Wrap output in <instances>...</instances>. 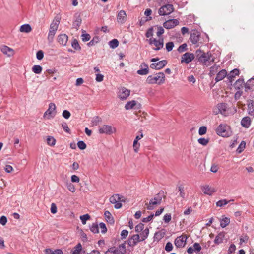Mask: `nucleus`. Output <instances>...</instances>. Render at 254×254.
<instances>
[{
	"label": "nucleus",
	"instance_id": "nucleus-46",
	"mask_svg": "<svg viewBox=\"0 0 254 254\" xmlns=\"http://www.w3.org/2000/svg\"><path fill=\"white\" fill-rule=\"evenodd\" d=\"M101 119L99 116H95L92 120V124L94 126L98 125L101 122Z\"/></svg>",
	"mask_w": 254,
	"mask_h": 254
},
{
	"label": "nucleus",
	"instance_id": "nucleus-42",
	"mask_svg": "<svg viewBox=\"0 0 254 254\" xmlns=\"http://www.w3.org/2000/svg\"><path fill=\"white\" fill-rule=\"evenodd\" d=\"M90 230L94 233H98L99 231V227L98 223H93L90 227Z\"/></svg>",
	"mask_w": 254,
	"mask_h": 254
},
{
	"label": "nucleus",
	"instance_id": "nucleus-53",
	"mask_svg": "<svg viewBox=\"0 0 254 254\" xmlns=\"http://www.w3.org/2000/svg\"><path fill=\"white\" fill-rule=\"evenodd\" d=\"M80 218L82 222H86L87 220H90V216L88 214H86L80 216Z\"/></svg>",
	"mask_w": 254,
	"mask_h": 254
},
{
	"label": "nucleus",
	"instance_id": "nucleus-49",
	"mask_svg": "<svg viewBox=\"0 0 254 254\" xmlns=\"http://www.w3.org/2000/svg\"><path fill=\"white\" fill-rule=\"evenodd\" d=\"M187 45L186 43H184L178 47L177 50L179 53H181L187 51Z\"/></svg>",
	"mask_w": 254,
	"mask_h": 254
},
{
	"label": "nucleus",
	"instance_id": "nucleus-47",
	"mask_svg": "<svg viewBox=\"0 0 254 254\" xmlns=\"http://www.w3.org/2000/svg\"><path fill=\"white\" fill-rule=\"evenodd\" d=\"M246 146V143L245 141H242L241 143L240 144L239 146H238L237 151L238 153H241L245 148Z\"/></svg>",
	"mask_w": 254,
	"mask_h": 254
},
{
	"label": "nucleus",
	"instance_id": "nucleus-37",
	"mask_svg": "<svg viewBox=\"0 0 254 254\" xmlns=\"http://www.w3.org/2000/svg\"><path fill=\"white\" fill-rule=\"evenodd\" d=\"M104 216L107 222H114L113 218L111 213L108 211H106L104 213Z\"/></svg>",
	"mask_w": 254,
	"mask_h": 254
},
{
	"label": "nucleus",
	"instance_id": "nucleus-12",
	"mask_svg": "<svg viewBox=\"0 0 254 254\" xmlns=\"http://www.w3.org/2000/svg\"><path fill=\"white\" fill-rule=\"evenodd\" d=\"M167 64V61L163 60L157 63H152L150 67L151 68L156 70H159L164 67Z\"/></svg>",
	"mask_w": 254,
	"mask_h": 254
},
{
	"label": "nucleus",
	"instance_id": "nucleus-27",
	"mask_svg": "<svg viewBox=\"0 0 254 254\" xmlns=\"http://www.w3.org/2000/svg\"><path fill=\"white\" fill-rule=\"evenodd\" d=\"M227 72L225 69H222L216 75V76L215 78V80L216 82H218L222 79H223L226 76Z\"/></svg>",
	"mask_w": 254,
	"mask_h": 254
},
{
	"label": "nucleus",
	"instance_id": "nucleus-32",
	"mask_svg": "<svg viewBox=\"0 0 254 254\" xmlns=\"http://www.w3.org/2000/svg\"><path fill=\"white\" fill-rule=\"evenodd\" d=\"M82 22L81 18L80 16H78L76 17V19L74 20L72 24V27L78 30L79 26H80Z\"/></svg>",
	"mask_w": 254,
	"mask_h": 254
},
{
	"label": "nucleus",
	"instance_id": "nucleus-38",
	"mask_svg": "<svg viewBox=\"0 0 254 254\" xmlns=\"http://www.w3.org/2000/svg\"><path fill=\"white\" fill-rule=\"evenodd\" d=\"M71 46L75 50L79 51L81 50V47L78 43V40L76 39H73L71 43Z\"/></svg>",
	"mask_w": 254,
	"mask_h": 254
},
{
	"label": "nucleus",
	"instance_id": "nucleus-11",
	"mask_svg": "<svg viewBox=\"0 0 254 254\" xmlns=\"http://www.w3.org/2000/svg\"><path fill=\"white\" fill-rule=\"evenodd\" d=\"M130 92V91L126 88L121 87L119 92V97L122 100H126L129 96Z\"/></svg>",
	"mask_w": 254,
	"mask_h": 254
},
{
	"label": "nucleus",
	"instance_id": "nucleus-54",
	"mask_svg": "<svg viewBox=\"0 0 254 254\" xmlns=\"http://www.w3.org/2000/svg\"><path fill=\"white\" fill-rule=\"evenodd\" d=\"M174 43L172 42H169L166 44V48L168 52H170L172 50L174 47Z\"/></svg>",
	"mask_w": 254,
	"mask_h": 254
},
{
	"label": "nucleus",
	"instance_id": "nucleus-41",
	"mask_svg": "<svg viewBox=\"0 0 254 254\" xmlns=\"http://www.w3.org/2000/svg\"><path fill=\"white\" fill-rule=\"evenodd\" d=\"M248 106L249 114L252 115V114L254 112V101L251 100L249 103Z\"/></svg>",
	"mask_w": 254,
	"mask_h": 254
},
{
	"label": "nucleus",
	"instance_id": "nucleus-31",
	"mask_svg": "<svg viewBox=\"0 0 254 254\" xmlns=\"http://www.w3.org/2000/svg\"><path fill=\"white\" fill-rule=\"evenodd\" d=\"M140 232V233L139 235L140 239L141 240V241H142L147 238L149 234V229L147 227H146L145 229H144L143 230Z\"/></svg>",
	"mask_w": 254,
	"mask_h": 254
},
{
	"label": "nucleus",
	"instance_id": "nucleus-18",
	"mask_svg": "<svg viewBox=\"0 0 254 254\" xmlns=\"http://www.w3.org/2000/svg\"><path fill=\"white\" fill-rule=\"evenodd\" d=\"M187 239V238L186 236L178 237L175 240V241H174L175 246L177 248H180V247H184L185 245Z\"/></svg>",
	"mask_w": 254,
	"mask_h": 254
},
{
	"label": "nucleus",
	"instance_id": "nucleus-28",
	"mask_svg": "<svg viewBox=\"0 0 254 254\" xmlns=\"http://www.w3.org/2000/svg\"><path fill=\"white\" fill-rule=\"evenodd\" d=\"M254 86V78H251L245 83V91L248 92L252 89V87Z\"/></svg>",
	"mask_w": 254,
	"mask_h": 254
},
{
	"label": "nucleus",
	"instance_id": "nucleus-20",
	"mask_svg": "<svg viewBox=\"0 0 254 254\" xmlns=\"http://www.w3.org/2000/svg\"><path fill=\"white\" fill-rule=\"evenodd\" d=\"M179 24L177 19H170L163 23V26L166 29H171Z\"/></svg>",
	"mask_w": 254,
	"mask_h": 254
},
{
	"label": "nucleus",
	"instance_id": "nucleus-58",
	"mask_svg": "<svg viewBox=\"0 0 254 254\" xmlns=\"http://www.w3.org/2000/svg\"><path fill=\"white\" fill-rule=\"evenodd\" d=\"M82 40L84 42L88 41L91 38L90 34L86 33L81 35Z\"/></svg>",
	"mask_w": 254,
	"mask_h": 254
},
{
	"label": "nucleus",
	"instance_id": "nucleus-23",
	"mask_svg": "<svg viewBox=\"0 0 254 254\" xmlns=\"http://www.w3.org/2000/svg\"><path fill=\"white\" fill-rule=\"evenodd\" d=\"M234 87L236 90H240L245 88V82L243 78H240L236 81L234 84Z\"/></svg>",
	"mask_w": 254,
	"mask_h": 254
},
{
	"label": "nucleus",
	"instance_id": "nucleus-24",
	"mask_svg": "<svg viewBox=\"0 0 254 254\" xmlns=\"http://www.w3.org/2000/svg\"><path fill=\"white\" fill-rule=\"evenodd\" d=\"M203 192L205 194L211 195L212 194L216 191V190L214 188L210 187L208 185H205L202 187Z\"/></svg>",
	"mask_w": 254,
	"mask_h": 254
},
{
	"label": "nucleus",
	"instance_id": "nucleus-63",
	"mask_svg": "<svg viewBox=\"0 0 254 254\" xmlns=\"http://www.w3.org/2000/svg\"><path fill=\"white\" fill-rule=\"evenodd\" d=\"M153 28L152 27L149 28L147 30L146 33L145 34L146 37H147V38H149V37H150L152 36L153 34Z\"/></svg>",
	"mask_w": 254,
	"mask_h": 254
},
{
	"label": "nucleus",
	"instance_id": "nucleus-5",
	"mask_svg": "<svg viewBox=\"0 0 254 254\" xmlns=\"http://www.w3.org/2000/svg\"><path fill=\"white\" fill-rule=\"evenodd\" d=\"M110 202L112 204H115L114 207L116 209H119L121 208L122 204L121 202L124 201L123 200V196L120 195L118 194H115L110 197Z\"/></svg>",
	"mask_w": 254,
	"mask_h": 254
},
{
	"label": "nucleus",
	"instance_id": "nucleus-56",
	"mask_svg": "<svg viewBox=\"0 0 254 254\" xmlns=\"http://www.w3.org/2000/svg\"><path fill=\"white\" fill-rule=\"evenodd\" d=\"M144 227L143 223H138V224L135 226V231L137 232H141L144 230Z\"/></svg>",
	"mask_w": 254,
	"mask_h": 254
},
{
	"label": "nucleus",
	"instance_id": "nucleus-3",
	"mask_svg": "<svg viewBox=\"0 0 254 254\" xmlns=\"http://www.w3.org/2000/svg\"><path fill=\"white\" fill-rule=\"evenodd\" d=\"M195 56L196 59L201 62L205 63L206 62H214V58L211 59L212 56L211 53H205L201 50H197L195 52Z\"/></svg>",
	"mask_w": 254,
	"mask_h": 254
},
{
	"label": "nucleus",
	"instance_id": "nucleus-19",
	"mask_svg": "<svg viewBox=\"0 0 254 254\" xmlns=\"http://www.w3.org/2000/svg\"><path fill=\"white\" fill-rule=\"evenodd\" d=\"M140 69L137 71V73L139 75H147L149 73V68L147 64L143 62L140 65Z\"/></svg>",
	"mask_w": 254,
	"mask_h": 254
},
{
	"label": "nucleus",
	"instance_id": "nucleus-30",
	"mask_svg": "<svg viewBox=\"0 0 254 254\" xmlns=\"http://www.w3.org/2000/svg\"><path fill=\"white\" fill-rule=\"evenodd\" d=\"M154 45L156 46V48H154L155 50H159L163 48L164 45L163 39L160 38L158 40H154Z\"/></svg>",
	"mask_w": 254,
	"mask_h": 254
},
{
	"label": "nucleus",
	"instance_id": "nucleus-33",
	"mask_svg": "<svg viewBox=\"0 0 254 254\" xmlns=\"http://www.w3.org/2000/svg\"><path fill=\"white\" fill-rule=\"evenodd\" d=\"M224 234L223 233H220L218 234L214 239V242L215 244L218 245L222 243L224 240Z\"/></svg>",
	"mask_w": 254,
	"mask_h": 254
},
{
	"label": "nucleus",
	"instance_id": "nucleus-13",
	"mask_svg": "<svg viewBox=\"0 0 254 254\" xmlns=\"http://www.w3.org/2000/svg\"><path fill=\"white\" fill-rule=\"evenodd\" d=\"M218 110L215 112V114L217 115L221 114L222 115H226V111L227 109V104L225 103H219L217 105Z\"/></svg>",
	"mask_w": 254,
	"mask_h": 254
},
{
	"label": "nucleus",
	"instance_id": "nucleus-61",
	"mask_svg": "<svg viewBox=\"0 0 254 254\" xmlns=\"http://www.w3.org/2000/svg\"><path fill=\"white\" fill-rule=\"evenodd\" d=\"M62 116L66 119H68L70 117L71 114L68 111L65 110L63 111Z\"/></svg>",
	"mask_w": 254,
	"mask_h": 254
},
{
	"label": "nucleus",
	"instance_id": "nucleus-55",
	"mask_svg": "<svg viewBox=\"0 0 254 254\" xmlns=\"http://www.w3.org/2000/svg\"><path fill=\"white\" fill-rule=\"evenodd\" d=\"M178 191L180 192V196L183 198H185V193L184 192V190L183 187L182 186H178Z\"/></svg>",
	"mask_w": 254,
	"mask_h": 254
},
{
	"label": "nucleus",
	"instance_id": "nucleus-64",
	"mask_svg": "<svg viewBox=\"0 0 254 254\" xmlns=\"http://www.w3.org/2000/svg\"><path fill=\"white\" fill-rule=\"evenodd\" d=\"M99 227L101 229V232L102 233H105L107 232V229L105 223H99Z\"/></svg>",
	"mask_w": 254,
	"mask_h": 254
},
{
	"label": "nucleus",
	"instance_id": "nucleus-36",
	"mask_svg": "<svg viewBox=\"0 0 254 254\" xmlns=\"http://www.w3.org/2000/svg\"><path fill=\"white\" fill-rule=\"evenodd\" d=\"M136 104V101L135 100H132L127 102L125 105V108L126 110H129L133 108L135 105Z\"/></svg>",
	"mask_w": 254,
	"mask_h": 254
},
{
	"label": "nucleus",
	"instance_id": "nucleus-45",
	"mask_svg": "<svg viewBox=\"0 0 254 254\" xmlns=\"http://www.w3.org/2000/svg\"><path fill=\"white\" fill-rule=\"evenodd\" d=\"M198 142L199 144H200L203 146H206L209 143V138H200L198 139Z\"/></svg>",
	"mask_w": 254,
	"mask_h": 254
},
{
	"label": "nucleus",
	"instance_id": "nucleus-21",
	"mask_svg": "<svg viewBox=\"0 0 254 254\" xmlns=\"http://www.w3.org/2000/svg\"><path fill=\"white\" fill-rule=\"evenodd\" d=\"M127 14L125 11L122 10H120L117 15V21L118 23L121 24L124 23L127 20Z\"/></svg>",
	"mask_w": 254,
	"mask_h": 254
},
{
	"label": "nucleus",
	"instance_id": "nucleus-39",
	"mask_svg": "<svg viewBox=\"0 0 254 254\" xmlns=\"http://www.w3.org/2000/svg\"><path fill=\"white\" fill-rule=\"evenodd\" d=\"M109 45L110 48L115 49L119 45V41L116 39H114L109 42Z\"/></svg>",
	"mask_w": 254,
	"mask_h": 254
},
{
	"label": "nucleus",
	"instance_id": "nucleus-51",
	"mask_svg": "<svg viewBox=\"0 0 254 254\" xmlns=\"http://www.w3.org/2000/svg\"><path fill=\"white\" fill-rule=\"evenodd\" d=\"M78 147L81 150H84L86 149L87 146L85 143L83 141H79L77 142Z\"/></svg>",
	"mask_w": 254,
	"mask_h": 254
},
{
	"label": "nucleus",
	"instance_id": "nucleus-40",
	"mask_svg": "<svg viewBox=\"0 0 254 254\" xmlns=\"http://www.w3.org/2000/svg\"><path fill=\"white\" fill-rule=\"evenodd\" d=\"M32 71L36 74H40L42 70V67L39 65H35L32 67Z\"/></svg>",
	"mask_w": 254,
	"mask_h": 254
},
{
	"label": "nucleus",
	"instance_id": "nucleus-26",
	"mask_svg": "<svg viewBox=\"0 0 254 254\" xmlns=\"http://www.w3.org/2000/svg\"><path fill=\"white\" fill-rule=\"evenodd\" d=\"M1 52L8 57H10L14 54V50L7 46H2L1 48Z\"/></svg>",
	"mask_w": 254,
	"mask_h": 254
},
{
	"label": "nucleus",
	"instance_id": "nucleus-62",
	"mask_svg": "<svg viewBox=\"0 0 254 254\" xmlns=\"http://www.w3.org/2000/svg\"><path fill=\"white\" fill-rule=\"evenodd\" d=\"M44 52L42 50L38 51L36 53V58L38 60H41L43 58Z\"/></svg>",
	"mask_w": 254,
	"mask_h": 254
},
{
	"label": "nucleus",
	"instance_id": "nucleus-25",
	"mask_svg": "<svg viewBox=\"0 0 254 254\" xmlns=\"http://www.w3.org/2000/svg\"><path fill=\"white\" fill-rule=\"evenodd\" d=\"M57 40L61 45L65 46L68 41V36L65 34H60L58 36Z\"/></svg>",
	"mask_w": 254,
	"mask_h": 254
},
{
	"label": "nucleus",
	"instance_id": "nucleus-50",
	"mask_svg": "<svg viewBox=\"0 0 254 254\" xmlns=\"http://www.w3.org/2000/svg\"><path fill=\"white\" fill-rule=\"evenodd\" d=\"M66 187L68 189L71 191L72 192H74L75 191V188L74 186L70 182L66 183Z\"/></svg>",
	"mask_w": 254,
	"mask_h": 254
},
{
	"label": "nucleus",
	"instance_id": "nucleus-7",
	"mask_svg": "<svg viewBox=\"0 0 254 254\" xmlns=\"http://www.w3.org/2000/svg\"><path fill=\"white\" fill-rule=\"evenodd\" d=\"M174 11V7L172 4H167L161 6L159 10L158 13L160 15H168Z\"/></svg>",
	"mask_w": 254,
	"mask_h": 254
},
{
	"label": "nucleus",
	"instance_id": "nucleus-34",
	"mask_svg": "<svg viewBox=\"0 0 254 254\" xmlns=\"http://www.w3.org/2000/svg\"><path fill=\"white\" fill-rule=\"evenodd\" d=\"M32 30V28L29 24H23L21 26L20 31L21 32L29 33Z\"/></svg>",
	"mask_w": 254,
	"mask_h": 254
},
{
	"label": "nucleus",
	"instance_id": "nucleus-35",
	"mask_svg": "<svg viewBox=\"0 0 254 254\" xmlns=\"http://www.w3.org/2000/svg\"><path fill=\"white\" fill-rule=\"evenodd\" d=\"M82 249V248L81 244L80 243H78L72 250V254H80Z\"/></svg>",
	"mask_w": 254,
	"mask_h": 254
},
{
	"label": "nucleus",
	"instance_id": "nucleus-4",
	"mask_svg": "<svg viewBox=\"0 0 254 254\" xmlns=\"http://www.w3.org/2000/svg\"><path fill=\"white\" fill-rule=\"evenodd\" d=\"M59 23L60 19L58 18L55 19L51 23L48 36V40L49 42L53 41L54 37L58 28Z\"/></svg>",
	"mask_w": 254,
	"mask_h": 254
},
{
	"label": "nucleus",
	"instance_id": "nucleus-8",
	"mask_svg": "<svg viewBox=\"0 0 254 254\" xmlns=\"http://www.w3.org/2000/svg\"><path fill=\"white\" fill-rule=\"evenodd\" d=\"M228 127L224 124H220L216 129V133L222 137L229 136V132L227 131Z\"/></svg>",
	"mask_w": 254,
	"mask_h": 254
},
{
	"label": "nucleus",
	"instance_id": "nucleus-14",
	"mask_svg": "<svg viewBox=\"0 0 254 254\" xmlns=\"http://www.w3.org/2000/svg\"><path fill=\"white\" fill-rule=\"evenodd\" d=\"M126 242H124L120 245L118 247H112L114 254H125L126 253Z\"/></svg>",
	"mask_w": 254,
	"mask_h": 254
},
{
	"label": "nucleus",
	"instance_id": "nucleus-59",
	"mask_svg": "<svg viewBox=\"0 0 254 254\" xmlns=\"http://www.w3.org/2000/svg\"><path fill=\"white\" fill-rule=\"evenodd\" d=\"M154 216V214H151L148 217L143 218L142 219V222H149V221L152 220Z\"/></svg>",
	"mask_w": 254,
	"mask_h": 254
},
{
	"label": "nucleus",
	"instance_id": "nucleus-6",
	"mask_svg": "<svg viewBox=\"0 0 254 254\" xmlns=\"http://www.w3.org/2000/svg\"><path fill=\"white\" fill-rule=\"evenodd\" d=\"M56 105L54 103H50L49 104V107L47 110L44 113L43 117L48 119L55 117L56 114Z\"/></svg>",
	"mask_w": 254,
	"mask_h": 254
},
{
	"label": "nucleus",
	"instance_id": "nucleus-2",
	"mask_svg": "<svg viewBox=\"0 0 254 254\" xmlns=\"http://www.w3.org/2000/svg\"><path fill=\"white\" fill-rule=\"evenodd\" d=\"M165 81V75L163 72H158L154 75H149L146 79L148 84H161Z\"/></svg>",
	"mask_w": 254,
	"mask_h": 254
},
{
	"label": "nucleus",
	"instance_id": "nucleus-60",
	"mask_svg": "<svg viewBox=\"0 0 254 254\" xmlns=\"http://www.w3.org/2000/svg\"><path fill=\"white\" fill-rule=\"evenodd\" d=\"M140 146V143L137 141V140H134L133 144V147L134 150L135 152H137L138 149Z\"/></svg>",
	"mask_w": 254,
	"mask_h": 254
},
{
	"label": "nucleus",
	"instance_id": "nucleus-15",
	"mask_svg": "<svg viewBox=\"0 0 254 254\" xmlns=\"http://www.w3.org/2000/svg\"><path fill=\"white\" fill-rule=\"evenodd\" d=\"M194 58L193 54L187 52L183 54L181 58V62L188 64L191 62Z\"/></svg>",
	"mask_w": 254,
	"mask_h": 254
},
{
	"label": "nucleus",
	"instance_id": "nucleus-1",
	"mask_svg": "<svg viewBox=\"0 0 254 254\" xmlns=\"http://www.w3.org/2000/svg\"><path fill=\"white\" fill-rule=\"evenodd\" d=\"M165 198L166 195L165 193L163 190H161L155 195L154 197L149 200V202H146L145 206L147 210H152L161 204L163 199H165Z\"/></svg>",
	"mask_w": 254,
	"mask_h": 254
},
{
	"label": "nucleus",
	"instance_id": "nucleus-43",
	"mask_svg": "<svg viewBox=\"0 0 254 254\" xmlns=\"http://www.w3.org/2000/svg\"><path fill=\"white\" fill-rule=\"evenodd\" d=\"M47 144L51 146H54L56 143V139L52 136H48L46 140Z\"/></svg>",
	"mask_w": 254,
	"mask_h": 254
},
{
	"label": "nucleus",
	"instance_id": "nucleus-10",
	"mask_svg": "<svg viewBox=\"0 0 254 254\" xmlns=\"http://www.w3.org/2000/svg\"><path fill=\"white\" fill-rule=\"evenodd\" d=\"M200 34L197 30H193L191 32L190 40L193 44H196L199 40Z\"/></svg>",
	"mask_w": 254,
	"mask_h": 254
},
{
	"label": "nucleus",
	"instance_id": "nucleus-44",
	"mask_svg": "<svg viewBox=\"0 0 254 254\" xmlns=\"http://www.w3.org/2000/svg\"><path fill=\"white\" fill-rule=\"evenodd\" d=\"M242 212L240 211H237L235 213V216L237 218L236 220L239 222L244 221L245 219L243 216H241Z\"/></svg>",
	"mask_w": 254,
	"mask_h": 254
},
{
	"label": "nucleus",
	"instance_id": "nucleus-22",
	"mask_svg": "<svg viewBox=\"0 0 254 254\" xmlns=\"http://www.w3.org/2000/svg\"><path fill=\"white\" fill-rule=\"evenodd\" d=\"M239 74V70L236 68L232 70L229 74H227V77L228 82L232 84V81L234 80V78L236 75Z\"/></svg>",
	"mask_w": 254,
	"mask_h": 254
},
{
	"label": "nucleus",
	"instance_id": "nucleus-9",
	"mask_svg": "<svg viewBox=\"0 0 254 254\" xmlns=\"http://www.w3.org/2000/svg\"><path fill=\"white\" fill-rule=\"evenodd\" d=\"M116 131V128L109 125H104L99 129L100 133L111 134Z\"/></svg>",
	"mask_w": 254,
	"mask_h": 254
},
{
	"label": "nucleus",
	"instance_id": "nucleus-17",
	"mask_svg": "<svg viewBox=\"0 0 254 254\" xmlns=\"http://www.w3.org/2000/svg\"><path fill=\"white\" fill-rule=\"evenodd\" d=\"M230 220L229 217H227L225 215H221L220 217L215 216L211 217L208 222H230Z\"/></svg>",
	"mask_w": 254,
	"mask_h": 254
},
{
	"label": "nucleus",
	"instance_id": "nucleus-57",
	"mask_svg": "<svg viewBox=\"0 0 254 254\" xmlns=\"http://www.w3.org/2000/svg\"><path fill=\"white\" fill-rule=\"evenodd\" d=\"M98 42V38L94 37L93 38L92 40H91L89 43H87V45L89 47L95 45V44Z\"/></svg>",
	"mask_w": 254,
	"mask_h": 254
},
{
	"label": "nucleus",
	"instance_id": "nucleus-48",
	"mask_svg": "<svg viewBox=\"0 0 254 254\" xmlns=\"http://www.w3.org/2000/svg\"><path fill=\"white\" fill-rule=\"evenodd\" d=\"M229 202L226 199H222L219 200L216 202L217 206L222 207L226 205Z\"/></svg>",
	"mask_w": 254,
	"mask_h": 254
},
{
	"label": "nucleus",
	"instance_id": "nucleus-29",
	"mask_svg": "<svg viewBox=\"0 0 254 254\" xmlns=\"http://www.w3.org/2000/svg\"><path fill=\"white\" fill-rule=\"evenodd\" d=\"M241 124L242 127L248 128L251 124L250 118L249 117H244L241 120Z\"/></svg>",
	"mask_w": 254,
	"mask_h": 254
},
{
	"label": "nucleus",
	"instance_id": "nucleus-52",
	"mask_svg": "<svg viewBox=\"0 0 254 254\" xmlns=\"http://www.w3.org/2000/svg\"><path fill=\"white\" fill-rule=\"evenodd\" d=\"M207 127L205 126H201L200 127L198 133L200 135H203L206 133Z\"/></svg>",
	"mask_w": 254,
	"mask_h": 254
},
{
	"label": "nucleus",
	"instance_id": "nucleus-16",
	"mask_svg": "<svg viewBox=\"0 0 254 254\" xmlns=\"http://www.w3.org/2000/svg\"><path fill=\"white\" fill-rule=\"evenodd\" d=\"M140 241H141L140 239L139 235L138 234H136L132 235L128 239L127 243L130 247H133L135 246L137 243Z\"/></svg>",
	"mask_w": 254,
	"mask_h": 254
}]
</instances>
